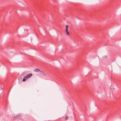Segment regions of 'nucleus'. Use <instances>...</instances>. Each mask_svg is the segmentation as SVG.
I'll use <instances>...</instances> for the list:
<instances>
[{"label":"nucleus","instance_id":"nucleus-4","mask_svg":"<svg viewBox=\"0 0 121 121\" xmlns=\"http://www.w3.org/2000/svg\"><path fill=\"white\" fill-rule=\"evenodd\" d=\"M28 78L27 77V76H26L24 77L23 78V79L22 81H26V80L28 79Z\"/></svg>","mask_w":121,"mask_h":121},{"label":"nucleus","instance_id":"nucleus-2","mask_svg":"<svg viewBox=\"0 0 121 121\" xmlns=\"http://www.w3.org/2000/svg\"><path fill=\"white\" fill-rule=\"evenodd\" d=\"M34 71L35 72H39V71H41L42 73H43V74H44L45 75H46V74L44 73L43 72H42V71H40L39 69H35Z\"/></svg>","mask_w":121,"mask_h":121},{"label":"nucleus","instance_id":"nucleus-5","mask_svg":"<svg viewBox=\"0 0 121 121\" xmlns=\"http://www.w3.org/2000/svg\"><path fill=\"white\" fill-rule=\"evenodd\" d=\"M20 117V116H15V117H14V119H15L17 118V117Z\"/></svg>","mask_w":121,"mask_h":121},{"label":"nucleus","instance_id":"nucleus-1","mask_svg":"<svg viewBox=\"0 0 121 121\" xmlns=\"http://www.w3.org/2000/svg\"><path fill=\"white\" fill-rule=\"evenodd\" d=\"M66 32L67 35H69V34L68 31V25H66Z\"/></svg>","mask_w":121,"mask_h":121},{"label":"nucleus","instance_id":"nucleus-3","mask_svg":"<svg viewBox=\"0 0 121 121\" xmlns=\"http://www.w3.org/2000/svg\"><path fill=\"white\" fill-rule=\"evenodd\" d=\"M32 75V74L31 73H30V74H27L26 76L28 78H30L31 77Z\"/></svg>","mask_w":121,"mask_h":121},{"label":"nucleus","instance_id":"nucleus-6","mask_svg":"<svg viewBox=\"0 0 121 121\" xmlns=\"http://www.w3.org/2000/svg\"><path fill=\"white\" fill-rule=\"evenodd\" d=\"M68 116H66L65 117V119L66 120H67L68 119Z\"/></svg>","mask_w":121,"mask_h":121}]
</instances>
